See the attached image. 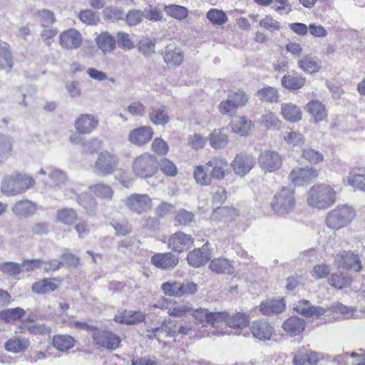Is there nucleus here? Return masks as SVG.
<instances>
[{
    "mask_svg": "<svg viewBox=\"0 0 365 365\" xmlns=\"http://www.w3.org/2000/svg\"><path fill=\"white\" fill-rule=\"evenodd\" d=\"M298 66L304 73L309 74L317 73L322 68L320 61L310 54H306L299 59Z\"/></svg>",
    "mask_w": 365,
    "mask_h": 365,
    "instance_id": "473e14b6",
    "label": "nucleus"
},
{
    "mask_svg": "<svg viewBox=\"0 0 365 365\" xmlns=\"http://www.w3.org/2000/svg\"><path fill=\"white\" fill-rule=\"evenodd\" d=\"M257 96L260 101L267 103H277L279 99L278 90L272 86H264L257 91Z\"/></svg>",
    "mask_w": 365,
    "mask_h": 365,
    "instance_id": "49530a36",
    "label": "nucleus"
},
{
    "mask_svg": "<svg viewBox=\"0 0 365 365\" xmlns=\"http://www.w3.org/2000/svg\"><path fill=\"white\" fill-rule=\"evenodd\" d=\"M351 282L352 278L351 276L341 273H334L328 278L329 284L338 289L349 287Z\"/></svg>",
    "mask_w": 365,
    "mask_h": 365,
    "instance_id": "de8ad7c7",
    "label": "nucleus"
},
{
    "mask_svg": "<svg viewBox=\"0 0 365 365\" xmlns=\"http://www.w3.org/2000/svg\"><path fill=\"white\" fill-rule=\"evenodd\" d=\"M226 128L215 129L210 133L208 139L210 144L214 149H222L228 143V136Z\"/></svg>",
    "mask_w": 365,
    "mask_h": 365,
    "instance_id": "37998d69",
    "label": "nucleus"
},
{
    "mask_svg": "<svg viewBox=\"0 0 365 365\" xmlns=\"http://www.w3.org/2000/svg\"><path fill=\"white\" fill-rule=\"evenodd\" d=\"M258 163L261 168L265 172H274L282 165L281 155L274 150H264L259 158Z\"/></svg>",
    "mask_w": 365,
    "mask_h": 365,
    "instance_id": "f3484780",
    "label": "nucleus"
},
{
    "mask_svg": "<svg viewBox=\"0 0 365 365\" xmlns=\"http://www.w3.org/2000/svg\"><path fill=\"white\" fill-rule=\"evenodd\" d=\"M354 210L347 205L337 206L326 217V225L331 229L339 230L348 225L354 218Z\"/></svg>",
    "mask_w": 365,
    "mask_h": 365,
    "instance_id": "39448f33",
    "label": "nucleus"
},
{
    "mask_svg": "<svg viewBox=\"0 0 365 365\" xmlns=\"http://www.w3.org/2000/svg\"><path fill=\"white\" fill-rule=\"evenodd\" d=\"M154 130L150 125H141L132 129L128 135V140L133 145L143 147L153 139Z\"/></svg>",
    "mask_w": 365,
    "mask_h": 365,
    "instance_id": "2eb2a0df",
    "label": "nucleus"
},
{
    "mask_svg": "<svg viewBox=\"0 0 365 365\" xmlns=\"http://www.w3.org/2000/svg\"><path fill=\"white\" fill-rule=\"evenodd\" d=\"M195 240L191 235L182 231H177L168 237V248L173 252L180 254L194 246Z\"/></svg>",
    "mask_w": 365,
    "mask_h": 365,
    "instance_id": "f8f14e48",
    "label": "nucleus"
},
{
    "mask_svg": "<svg viewBox=\"0 0 365 365\" xmlns=\"http://www.w3.org/2000/svg\"><path fill=\"white\" fill-rule=\"evenodd\" d=\"M30 342L27 338L13 336L9 339L4 344L6 351L12 353H21L25 351L29 346Z\"/></svg>",
    "mask_w": 365,
    "mask_h": 365,
    "instance_id": "a19ab883",
    "label": "nucleus"
},
{
    "mask_svg": "<svg viewBox=\"0 0 365 365\" xmlns=\"http://www.w3.org/2000/svg\"><path fill=\"white\" fill-rule=\"evenodd\" d=\"M250 331L254 337L264 341L270 339L274 329L268 322L263 320H256L252 322Z\"/></svg>",
    "mask_w": 365,
    "mask_h": 365,
    "instance_id": "bb28decb",
    "label": "nucleus"
},
{
    "mask_svg": "<svg viewBox=\"0 0 365 365\" xmlns=\"http://www.w3.org/2000/svg\"><path fill=\"white\" fill-rule=\"evenodd\" d=\"M180 286V282L179 281H168L161 284V289L167 296L179 297L180 290L182 288Z\"/></svg>",
    "mask_w": 365,
    "mask_h": 365,
    "instance_id": "bf43d9fd",
    "label": "nucleus"
},
{
    "mask_svg": "<svg viewBox=\"0 0 365 365\" xmlns=\"http://www.w3.org/2000/svg\"><path fill=\"white\" fill-rule=\"evenodd\" d=\"M319 170L312 166L295 167L289 173L288 178L294 186H304L315 181Z\"/></svg>",
    "mask_w": 365,
    "mask_h": 365,
    "instance_id": "9d476101",
    "label": "nucleus"
},
{
    "mask_svg": "<svg viewBox=\"0 0 365 365\" xmlns=\"http://www.w3.org/2000/svg\"><path fill=\"white\" fill-rule=\"evenodd\" d=\"M259 26L264 30L270 32L278 31L281 29V24L271 15H266L259 22Z\"/></svg>",
    "mask_w": 365,
    "mask_h": 365,
    "instance_id": "052dcab7",
    "label": "nucleus"
},
{
    "mask_svg": "<svg viewBox=\"0 0 365 365\" xmlns=\"http://www.w3.org/2000/svg\"><path fill=\"white\" fill-rule=\"evenodd\" d=\"M192 311V305L189 303L182 304L176 300L172 299V303L168 311L169 316L175 318L186 317Z\"/></svg>",
    "mask_w": 365,
    "mask_h": 365,
    "instance_id": "a18cd8bd",
    "label": "nucleus"
},
{
    "mask_svg": "<svg viewBox=\"0 0 365 365\" xmlns=\"http://www.w3.org/2000/svg\"><path fill=\"white\" fill-rule=\"evenodd\" d=\"M36 210L35 203L28 200L18 201L12 208L14 213L20 217L30 216L34 214Z\"/></svg>",
    "mask_w": 365,
    "mask_h": 365,
    "instance_id": "c03bdc74",
    "label": "nucleus"
},
{
    "mask_svg": "<svg viewBox=\"0 0 365 365\" xmlns=\"http://www.w3.org/2000/svg\"><path fill=\"white\" fill-rule=\"evenodd\" d=\"M334 265L338 269L354 272H360L363 269L359 255L351 250H342L337 253L334 258Z\"/></svg>",
    "mask_w": 365,
    "mask_h": 365,
    "instance_id": "9b49d317",
    "label": "nucleus"
},
{
    "mask_svg": "<svg viewBox=\"0 0 365 365\" xmlns=\"http://www.w3.org/2000/svg\"><path fill=\"white\" fill-rule=\"evenodd\" d=\"M255 165V158L245 153L237 154L232 162V167L237 175H245Z\"/></svg>",
    "mask_w": 365,
    "mask_h": 365,
    "instance_id": "4be33fe9",
    "label": "nucleus"
},
{
    "mask_svg": "<svg viewBox=\"0 0 365 365\" xmlns=\"http://www.w3.org/2000/svg\"><path fill=\"white\" fill-rule=\"evenodd\" d=\"M58 41L62 49L73 51L81 48L83 42V38L78 30L70 28L59 34Z\"/></svg>",
    "mask_w": 365,
    "mask_h": 365,
    "instance_id": "ddd939ff",
    "label": "nucleus"
},
{
    "mask_svg": "<svg viewBox=\"0 0 365 365\" xmlns=\"http://www.w3.org/2000/svg\"><path fill=\"white\" fill-rule=\"evenodd\" d=\"M253 122L245 115L237 117L236 119L231 123L232 131L241 136L248 135L253 128Z\"/></svg>",
    "mask_w": 365,
    "mask_h": 365,
    "instance_id": "f704fd0d",
    "label": "nucleus"
},
{
    "mask_svg": "<svg viewBox=\"0 0 365 365\" xmlns=\"http://www.w3.org/2000/svg\"><path fill=\"white\" fill-rule=\"evenodd\" d=\"M280 113L282 118L289 123H297L302 118L300 107L293 103H282Z\"/></svg>",
    "mask_w": 365,
    "mask_h": 365,
    "instance_id": "cd10ccee",
    "label": "nucleus"
},
{
    "mask_svg": "<svg viewBox=\"0 0 365 365\" xmlns=\"http://www.w3.org/2000/svg\"><path fill=\"white\" fill-rule=\"evenodd\" d=\"M18 175L5 178L1 183V191L6 195L19 194Z\"/></svg>",
    "mask_w": 365,
    "mask_h": 365,
    "instance_id": "603ef678",
    "label": "nucleus"
},
{
    "mask_svg": "<svg viewBox=\"0 0 365 365\" xmlns=\"http://www.w3.org/2000/svg\"><path fill=\"white\" fill-rule=\"evenodd\" d=\"M119 158L114 153L105 150L98 154L94 163V170L99 176L106 177L113 175L117 170Z\"/></svg>",
    "mask_w": 365,
    "mask_h": 365,
    "instance_id": "423d86ee",
    "label": "nucleus"
},
{
    "mask_svg": "<svg viewBox=\"0 0 365 365\" xmlns=\"http://www.w3.org/2000/svg\"><path fill=\"white\" fill-rule=\"evenodd\" d=\"M249 100V96L246 92L242 89H238L237 91L231 92L227 99L220 103L218 110L222 115L235 113L237 109L245 106Z\"/></svg>",
    "mask_w": 365,
    "mask_h": 365,
    "instance_id": "6e6552de",
    "label": "nucleus"
},
{
    "mask_svg": "<svg viewBox=\"0 0 365 365\" xmlns=\"http://www.w3.org/2000/svg\"><path fill=\"white\" fill-rule=\"evenodd\" d=\"M174 219L178 225L186 226L194 220V214L185 209H181L175 213Z\"/></svg>",
    "mask_w": 365,
    "mask_h": 365,
    "instance_id": "338daca9",
    "label": "nucleus"
},
{
    "mask_svg": "<svg viewBox=\"0 0 365 365\" xmlns=\"http://www.w3.org/2000/svg\"><path fill=\"white\" fill-rule=\"evenodd\" d=\"M294 309L299 314L306 317L319 318L325 313V309L319 307L311 306L309 301L299 300L295 305Z\"/></svg>",
    "mask_w": 365,
    "mask_h": 365,
    "instance_id": "c756f323",
    "label": "nucleus"
},
{
    "mask_svg": "<svg viewBox=\"0 0 365 365\" xmlns=\"http://www.w3.org/2000/svg\"><path fill=\"white\" fill-rule=\"evenodd\" d=\"M152 151L160 156H165L169 152V145L168 143L162 138H154L151 144Z\"/></svg>",
    "mask_w": 365,
    "mask_h": 365,
    "instance_id": "680f3d73",
    "label": "nucleus"
},
{
    "mask_svg": "<svg viewBox=\"0 0 365 365\" xmlns=\"http://www.w3.org/2000/svg\"><path fill=\"white\" fill-rule=\"evenodd\" d=\"M26 312L21 307L4 309L0 311V320L6 324H15L21 322Z\"/></svg>",
    "mask_w": 365,
    "mask_h": 365,
    "instance_id": "7c9ffc66",
    "label": "nucleus"
},
{
    "mask_svg": "<svg viewBox=\"0 0 365 365\" xmlns=\"http://www.w3.org/2000/svg\"><path fill=\"white\" fill-rule=\"evenodd\" d=\"M78 219L77 212L71 208H63L58 210L56 220L66 225H72Z\"/></svg>",
    "mask_w": 365,
    "mask_h": 365,
    "instance_id": "3c124183",
    "label": "nucleus"
},
{
    "mask_svg": "<svg viewBox=\"0 0 365 365\" xmlns=\"http://www.w3.org/2000/svg\"><path fill=\"white\" fill-rule=\"evenodd\" d=\"M21 332H24V329H27L31 334L50 336L51 329L50 327L43 324H35L29 326L21 324L19 327Z\"/></svg>",
    "mask_w": 365,
    "mask_h": 365,
    "instance_id": "6e6d98bb",
    "label": "nucleus"
},
{
    "mask_svg": "<svg viewBox=\"0 0 365 365\" xmlns=\"http://www.w3.org/2000/svg\"><path fill=\"white\" fill-rule=\"evenodd\" d=\"M160 168L162 173L168 177H174L177 175L178 169L176 165L168 158H163L160 162L158 168Z\"/></svg>",
    "mask_w": 365,
    "mask_h": 365,
    "instance_id": "69168bd1",
    "label": "nucleus"
},
{
    "mask_svg": "<svg viewBox=\"0 0 365 365\" xmlns=\"http://www.w3.org/2000/svg\"><path fill=\"white\" fill-rule=\"evenodd\" d=\"M209 242H206L200 248H195L189 252L186 260L192 267H200L205 265L211 257V252L208 248Z\"/></svg>",
    "mask_w": 365,
    "mask_h": 365,
    "instance_id": "a211bd4d",
    "label": "nucleus"
},
{
    "mask_svg": "<svg viewBox=\"0 0 365 365\" xmlns=\"http://www.w3.org/2000/svg\"><path fill=\"white\" fill-rule=\"evenodd\" d=\"M165 11L168 16L178 20L187 18L189 14L188 9L186 7L176 4L165 6Z\"/></svg>",
    "mask_w": 365,
    "mask_h": 365,
    "instance_id": "5fc2aeb1",
    "label": "nucleus"
},
{
    "mask_svg": "<svg viewBox=\"0 0 365 365\" xmlns=\"http://www.w3.org/2000/svg\"><path fill=\"white\" fill-rule=\"evenodd\" d=\"M294 190L290 187H282L274 196L271 207L279 214L288 213L295 207Z\"/></svg>",
    "mask_w": 365,
    "mask_h": 365,
    "instance_id": "0eeeda50",
    "label": "nucleus"
},
{
    "mask_svg": "<svg viewBox=\"0 0 365 365\" xmlns=\"http://www.w3.org/2000/svg\"><path fill=\"white\" fill-rule=\"evenodd\" d=\"M125 205L130 210L140 215L152 208L153 202L147 194L133 193L126 198Z\"/></svg>",
    "mask_w": 365,
    "mask_h": 365,
    "instance_id": "4468645a",
    "label": "nucleus"
},
{
    "mask_svg": "<svg viewBox=\"0 0 365 365\" xmlns=\"http://www.w3.org/2000/svg\"><path fill=\"white\" fill-rule=\"evenodd\" d=\"M96 43L103 53H111L116 47V40L114 36L108 31L99 34L95 39Z\"/></svg>",
    "mask_w": 365,
    "mask_h": 365,
    "instance_id": "72a5a7b5",
    "label": "nucleus"
},
{
    "mask_svg": "<svg viewBox=\"0 0 365 365\" xmlns=\"http://www.w3.org/2000/svg\"><path fill=\"white\" fill-rule=\"evenodd\" d=\"M282 122L278 117L272 112L262 115L261 124L267 129H275L280 127Z\"/></svg>",
    "mask_w": 365,
    "mask_h": 365,
    "instance_id": "0e129e2a",
    "label": "nucleus"
},
{
    "mask_svg": "<svg viewBox=\"0 0 365 365\" xmlns=\"http://www.w3.org/2000/svg\"><path fill=\"white\" fill-rule=\"evenodd\" d=\"M76 339L69 334H56L52 337V345L60 352H67L76 344Z\"/></svg>",
    "mask_w": 365,
    "mask_h": 365,
    "instance_id": "2f4dec72",
    "label": "nucleus"
},
{
    "mask_svg": "<svg viewBox=\"0 0 365 365\" xmlns=\"http://www.w3.org/2000/svg\"><path fill=\"white\" fill-rule=\"evenodd\" d=\"M62 282L63 279L61 277H45L33 283L31 291L36 294H46L57 290Z\"/></svg>",
    "mask_w": 365,
    "mask_h": 365,
    "instance_id": "6ab92c4d",
    "label": "nucleus"
},
{
    "mask_svg": "<svg viewBox=\"0 0 365 365\" xmlns=\"http://www.w3.org/2000/svg\"><path fill=\"white\" fill-rule=\"evenodd\" d=\"M348 182L355 189L365 192V171L351 173L348 177Z\"/></svg>",
    "mask_w": 365,
    "mask_h": 365,
    "instance_id": "13d9d810",
    "label": "nucleus"
},
{
    "mask_svg": "<svg viewBox=\"0 0 365 365\" xmlns=\"http://www.w3.org/2000/svg\"><path fill=\"white\" fill-rule=\"evenodd\" d=\"M110 225L117 237H125L133 231L132 225L128 219L113 220L110 222Z\"/></svg>",
    "mask_w": 365,
    "mask_h": 365,
    "instance_id": "8fccbe9b",
    "label": "nucleus"
},
{
    "mask_svg": "<svg viewBox=\"0 0 365 365\" xmlns=\"http://www.w3.org/2000/svg\"><path fill=\"white\" fill-rule=\"evenodd\" d=\"M301 157L311 165H317L324 162V155L312 148H304L302 150Z\"/></svg>",
    "mask_w": 365,
    "mask_h": 365,
    "instance_id": "09e8293b",
    "label": "nucleus"
},
{
    "mask_svg": "<svg viewBox=\"0 0 365 365\" xmlns=\"http://www.w3.org/2000/svg\"><path fill=\"white\" fill-rule=\"evenodd\" d=\"M209 269L217 274H232L235 271L232 262L224 257L212 259L209 264Z\"/></svg>",
    "mask_w": 365,
    "mask_h": 365,
    "instance_id": "c9c22d12",
    "label": "nucleus"
},
{
    "mask_svg": "<svg viewBox=\"0 0 365 365\" xmlns=\"http://www.w3.org/2000/svg\"><path fill=\"white\" fill-rule=\"evenodd\" d=\"M286 303L284 298L267 299L259 306V311L264 315L279 314L284 311Z\"/></svg>",
    "mask_w": 365,
    "mask_h": 365,
    "instance_id": "a878e982",
    "label": "nucleus"
},
{
    "mask_svg": "<svg viewBox=\"0 0 365 365\" xmlns=\"http://www.w3.org/2000/svg\"><path fill=\"white\" fill-rule=\"evenodd\" d=\"M281 82L284 88L289 91H295L304 87L306 78L297 73H288L283 76Z\"/></svg>",
    "mask_w": 365,
    "mask_h": 365,
    "instance_id": "e433bc0d",
    "label": "nucleus"
},
{
    "mask_svg": "<svg viewBox=\"0 0 365 365\" xmlns=\"http://www.w3.org/2000/svg\"><path fill=\"white\" fill-rule=\"evenodd\" d=\"M145 319V314L143 312L125 309L118 310L113 318L116 323L127 325L137 324L144 322Z\"/></svg>",
    "mask_w": 365,
    "mask_h": 365,
    "instance_id": "412c9836",
    "label": "nucleus"
},
{
    "mask_svg": "<svg viewBox=\"0 0 365 365\" xmlns=\"http://www.w3.org/2000/svg\"><path fill=\"white\" fill-rule=\"evenodd\" d=\"M91 337L96 345L108 350H115L121 345L120 336L107 329H103L97 327L95 332L91 333Z\"/></svg>",
    "mask_w": 365,
    "mask_h": 365,
    "instance_id": "1a4fd4ad",
    "label": "nucleus"
},
{
    "mask_svg": "<svg viewBox=\"0 0 365 365\" xmlns=\"http://www.w3.org/2000/svg\"><path fill=\"white\" fill-rule=\"evenodd\" d=\"M98 124L99 120L96 115L82 113L76 118L74 127L77 133L89 135L97 129Z\"/></svg>",
    "mask_w": 365,
    "mask_h": 365,
    "instance_id": "dca6fc26",
    "label": "nucleus"
},
{
    "mask_svg": "<svg viewBox=\"0 0 365 365\" xmlns=\"http://www.w3.org/2000/svg\"><path fill=\"white\" fill-rule=\"evenodd\" d=\"M305 325L306 322L303 319L293 316L284 322L282 329L290 336H295L304 331Z\"/></svg>",
    "mask_w": 365,
    "mask_h": 365,
    "instance_id": "c85d7f7f",
    "label": "nucleus"
},
{
    "mask_svg": "<svg viewBox=\"0 0 365 365\" xmlns=\"http://www.w3.org/2000/svg\"><path fill=\"white\" fill-rule=\"evenodd\" d=\"M207 18L215 25H222L227 21L225 13L217 9H211L207 13Z\"/></svg>",
    "mask_w": 365,
    "mask_h": 365,
    "instance_id": "e2e57ef3",
    "label": "nucleus"
},
{
    "mask_svg": "<svg viewBox=\"0 0 365 365\" xmlns=\"http://www.w3.org/2000/svg\"><path fill=\"white\" fill-rule=\"evenodd\" d=\"M164 61L169 66L178 67L184 61V52L175 44H168L162 53Z\"/></svg>",
    "mask_w": 365,
    "mask_h": 365,
    "instance_id": "5701e85b",
    "label": "nucleus"
},
{
    "mask_svg": "<svg viewBox=\"0 0 365 365\" xmlns=\"http://www.w3.org/2000/svg\"><path fill=\"white\" fill-rule=\"evenodd\" d=\"M306 110L310 115L313 123H319L322 121H327L328 118L327 109L321 101L318 100H312L306 105Z\"/></svg>",
    "mask_w": 365,
    "mask_h": 365,
    "instance_id": "b1692460",
    "label": "nucleus"
},
{
    "mask_svg": "<svg viewBox=\"0 0 365 365\" xmlns=\"http://www.w3.org/2000/svg\"><path fill=\"white\" fill-rule=\"evenodd\" d=\"M149 339H156L163 346L168 344L162 340L164 336L176 339L178 336L184 338L185 336L191 337L192 336L200 338L197 336L194 324L190 321H182L178 326L177 323L171 319H165L161 326L157 328H152L148 331Z\"/></svg>",
    "mask_w": 365,
    "mask_h": 365,
    "instance_id": "f03ea898",
    "label": "nucleus"
},
{
    "mask_svg": "<svg viewBox=\"0 0 365 365\" xmlns=\"http://www.w3.org/2000/svg\"><path fill=\"white\" fill-rule=\"evenodd\" d=\"M319 361L318 354L305 346L300 348L292 359L294 365H315Z\"/></svg>",
    "mask_w": 365,
    "mask_h": 365,
    "instance_id": "393cba45",
    "label": "nucleus"
},
{
    "mask_svg": "<svg viewBox=\"0 0 365 365\" xmlns=\"http://www.w3.org/2000/svg\"><path fill=\"white\" fill-rule=\"evenodd\" d=\"M149 118L150 121L156 125H164L170 120V118L163 107L153 108L149 113Z\"/></svg>",
    "mask_w": 365,
    "mask_h": 365,
    "instance_id": "864d4df0",
    "label": "nucleus"
},
{
    "mask_svg": "<svg viewBox=\"0 0 365 365\" xmlns=\"http://www.w3.org/2000/svg\"><path fill=\"white\" fill-rule=\"evenodd\" d=\"M336 200V192L333 185L328 183H317L309 190L308 204L316 208L325 209Z\"/></svg>",
    "mask_w": 365,
    "mask_h": 365,
    "instance_id": "7ed1b4c3",
    "label": "nucleus"
},
{
    "mask_svg": "<svg viewBox=\"0 0 365 365\" xmlns=\"http://www.w3.org/2000/svg\"><path fill=\"white\" fill-rule=\"evenodd\" d=\"M36 15L42 27L51 26L56 21L54 12L49 9H40L37 11Z\"/></svg>",
    "mask_w": 365,
    "mask_h": 365,
    "instance_id": "4d7b16f0",
    "label": "nucleus"
},
{
    "mask_svg": "<svg viewBox=\"0 0 365 365\" xmlns=\"http://www.w3.org/2000/svg\"><path fill=\"white\" fill-rule=\"evenodd\" d=\"M239 216V212L233 207H218L214 210L212 217L217 221L231 222Z\"/></svg>",
    "mask_w": 365,
    "mask_h": 365,
    "instance_id": "58836bf2",
    "label": "nucleus"
},
{
    "mask_svg": "<svg viewBox=\"0 0 365 365\" xmlns=\"http://www.w3.org/2000/svg\"><path fill=\"white\" fill-rule=\"evenodd\" d=\"M250 317L246 313L236 312L232 315L227 312L226 326L233 329H243L249 326Z\"/></svg>",
    "mask_w": 365,
    "mask_h": 365,
    "instance_id": "4c0bfd02",
    "label": "nucleus"
},
{
    "mask_svg": "<svg viewBox=\"0 0 365 365\" xmlns=\"http://www.w3.org/2000/svg\"><path fill=\"white\" fill-rule=\"evenodd\" d=\"M14 66V58L10 46L6 43L0 44V70L10 72Z\"/></svg>",
    "mask_w": 365,
    "mask_h": 365,
    "instance_id": "ea45409f",
    "label": "nucleus"
},
{
    "mask_svg": "<svg viewBox=\"0 0 365 365\" xmlns=\"http://www.w3.org/2000/svg\"><path fill=\"white\" fill-rule=\"evenodd\" d=\"M118 46L125 51H130L134 48V42L130 34L119 31L116 34Z\"/></svg>",
    "mask_w": 365,
    "mask_h": 365,
    "instance_id": "774afa93",
    "label": "nucleus"
},
{
    "mask_svg": "<svg viewBox=\"0 0 365 365\" xmlns=\"http://www.w3.org/2000/svg\"><path fill=\"white\" fill-rule=\"evenodd\" d=\"M229 173V164L225 158L212 157L205 165H196L193 169V178L197 184L210 185L212 180L220 181Z\"/></svg>",
    "mask_w": 365,
    "mask_h": 365,
    "instance_id": "f257e3e1",
    "label": "nucleus"
},
{
    "mask_svg": "<svg viewBox=\"0 0 365 365\" xmlns=\"http://www.w3.org/2000/svg\"><path fill=\"white\" fill-rule=\"evenodd\" d=\"M151 264L162 270H170L179 263V258L170 252L154 254L150 259Z\"/></svg>",
    "mask_w": 365,
    "mask_h": 365,
    "instance_id": "aec40b11",
    "label": "nucleus"
},
{
    "mask_svg": "<svg viewBox=\"0 0 365 365\" xmlns=\"http://www.w3.org/2000/svg\"><path fill=\"white\" fill-rule=\"evenodd\" d=\"M131 169L136 178H151L158 172L157 158L150 153H142L133 158Z\"/></svg>",
    "mask_w": 365,
    "mask_h": 365,
    "instance_id": "20e7f679",
    "label": "nucleus"
},
{
    "mask_svg": "<svg viewBox=\"0 0 365 365\" xmlns=\"http://www.w3.org/2000/svg\"><path fill=\"white\" fill-rule=\"evenodd\" d=\"M89 190L96 197L105 201L111 200L114 194L113 188L109 185L102 182L91 185Z\"/></svg>",
    "mask_w": 365,
    "mask_h": 365,
    "instance_id": "79ce46f5",
    "label": "nucleus"
}]
</instances>
